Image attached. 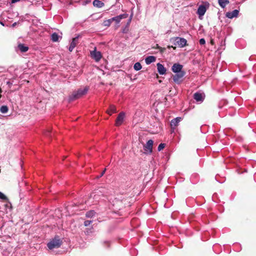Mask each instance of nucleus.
I'll return each mask as SVG.
<instances>
[{
	"label": "nucleus",
	"instance_id": "f257e3e1",
	"mask_svg": "<svg viewBox=\"0 0 256 256\" xmlns=\"http://www.w3.org/2000/svg\"><path fill=\"white\" fill-rule=\"evenodd\" d=\"M88 90V88L86 86L84 88H80L77 91L74 92L70 96V100H74L86 94Z\"/></svg>",
	"mask_w": 256,
	"mask_h": 256
},
{
	"label": "nucleus",
	"instance_id": "f03ea898",
	"mask_svg": "<svg viewBox=\"0 0 256 256\" xmlns=\"http://www.w3.org/2000/svg\"><path fill=\"white\" fill-rule=\"evenodd\" d=\"M61 244V240L56 238H54V239L51 240L48 243L47 246L49 249L52 250L54 248H59Z\"/></svg>",
	"mask_w": 256,
	"mask_h": 256
},
{
	"label": "nucleus",
	"instance_id": "7ed1b4c3",
	"mask_svg": "<svg viewBox=\"0 0 256 256\" xmlns=\"http://www.w3.org/2000/svg\"><path fill=\"white\" fill-rule=\"evenodd\" d=\"M154 141L152 140H148L144 146V153L146 154H150L152 152V146Z\"/></svg>",
	"mask_w": 256,
	"mask_h": 256
},
{
	"label": "nucleus",
	"instance_id": "20e7f679",
	"mask_svg": "<svg viewBox=\"0 0 256 256\" xmlns=\"http://www.w3.org/2000/svg\"><path fill=\"white\" fill-rule=\"evenodd\" d=\"M174 40V44L180 48H184L187 44V40L182 38L176 37Z\"/></svg>",
	"mask_w": 256,
	"mask_h": 256
},
{
	"label": "nucleus",
	"instance_id": "39448f33",
	"mask_svg": "<svg viewBox=\"0 0 256 256\" xmlns=\"http://www.w3.org/2000/svg\"><path fill=\"white\" fill-rule=\"evenodd\" d=\"M91 57L95 60L96 62H99L102 58V54L100 52L96 50L95 47L94 50L90 51Z\"/></svg>",
	"mask_w": 256,
	"mask_h": 256
},
{
	"label": "nucleus",
	"instance_id": "423d86ee",
	"mask_svg": "<svg viewBox=\"0 0 256 256\" xmlns=\"http://www.w3.org/2000/svg\"><path fill=\"white\" fill-rule=\"evenodd\" d=\"M185 72H180V73H176L174 76H173L174 82L178 84H180L182 82V78L185 75Z\"/></svg>",
	"mask_w": 256,
	"mask_h": 256
},
{
	"label": "nucleus",
	"instance_id": "0eeeda50",
	"mask_svg": "<svg viewBox=\"0 0 256 256\" xmlns=\"http://www.w3.org/2000/svg\"><path fill=\"white\" fill-rule=\"evenodd\" d=\"M182 65L178 63H176L172 66V70L175 74L180 73V72H184V71L182 70Z\"/></svg>",
	"mask_w": 256,
	"mask_h": 256
},
{
	"label": "nucleus",
	"instance_id": "6e6552de",
	"mask_svg": "<svg viewBox=\"0 0 256 256\" xmlns=\"http://www.w3.org/2000/svg\"><path fill=\"white\" fill-rule=\"evenodd\" d=\"M124 116L125 114L124 112H121L119 114L116 120V126H119L122 124Z\"/></svg>",
	"mask_w": 256,
	"mask_h": 256
},
{
	"label": "nucleus",
	"instance_id": "1a4fd4ad",
	"mask_svg": "<svg viewBox=\"0 0 256 256\" xmlns=\"http://www.w3.org/2000/svg\"><path fill=\"white\" fill-rule=\"evenodd\" d=\"M128 14H122L119 16H116L112 18H111V20H112V22L113 21H114V22H116V24H118V23H120V20L122 19L126 18L128 17Z\"/></svg>",
	"mask_w": 256,
	"mask_h": 256
},
{
	"label": "nucleus",
	"instance_id": "9d476101",
	"mask_svg": "<svg viewBox=\"0 0 256 256\" xmlns=\"http://www.w3.org/2000/svg\"><path fill=\"white\" fill-rule=\"evenodd\" d=\"M194 98L198 102H202L204 98V94L199 92H196L194 94Z\"/></svg>",
	"mask_w": 256,
	"mask_h": 256
},
{
	"label": "nucleus",
	"instance_id": "9b49d317",
	"mask_svg": "<svg viewBox=\"0 0 256 256\" xmlns=\"http://www.w3.org/2000/svg\"><path fill=\"white\" fill-rule=\"evenodd\" d=\"M181 120L182 118L180 117H177L171 120L170 126L173 129L172 132L174 131V129L178 125V123L181 121Z\"/></svg>",
	"mask_w": 256,
	"mask_h": 256
},
{
	"label": "nucleus",
	"instance_id": "f8f14e48",
	"mask_svg": "<svg viewBox=\"0 0 256 256\" xmlns=\"http://www.w3.org/2000/svg\"><path fill=\"white\" fill-rule=\"evenodd\" d=\"M206 8L205 6L204 5H200L198 9L197 14L199 16V18L200 16H202L205 12H206Z\"/></svg>",
	"mask_w": 256,
	"mask_h": 256
},
{
	"label": "nucleus",
	"instance_id": "ddd939ff",
	"mask_svg": "<svg viewBox=\"0 0 256 256\" xmlns=\"http://www.w3.org/2000/svg\"><path fill=\"white\" fill-rule=\"evenodd\" d=\"M239 13V11L237 10H234L232 12H228L226 14V16L229 18H232L237 17Z\"/></svg>",
	"mask_w": 256,
	"mask_h": 256
},
{
	"label": "nucleus",
	"instance_id": "4468645a",
	"mask_svg": "<svg viewBox=\"0 0 256 256\" xmlns=\"http://www.w3.org/2000/svg\"><path fill=\"white\" fill-rule=\"evenodd\" d=\"M157 70L158 72L160 74L163 75L164 74L166 73V68L164 67V66L158 63L157 64Z\"/></svg>",
	"mask_w": 256,
	"mask_h": 256
},
{
	"label": "nucleus",
	"instance_id": "2eb2a0df",
	"mask_svg": "<svg viewBox=\"0 0 256 256\" xmlns=\"http://www.w3.org/2000/svg\"><path fill=\"white\" fill-rule=\"evenodd\" d=\"M78 36H76V37L73 38V39L70 43V46L68 48V50L70 52H72L73 50L74 49V48H75V46H76V44L78 43Z\"/></svg>",
	"mask_w": 256,
	"mask_h": 256
},
{
	"label": "nucleus",
	"instance_id": "dca6fc26",
	"mask_svg": "<svg viewBox=\"0 0 256 256\" xmlns=\"http://www.w3.org/2000/svg\"><path fill=\"white\" fill-rule=\"evenodd\" d=\"M106 112L109 115H112L113 114L117 112L116 106L112 104L110 105L108 110L106 111Z\"/></svg>",
	"mask_w": 256,
	"mask_h": 256
},
{
	"label": "nucleus",
	"instance_id": "f3484780",
	"mask_svg": "<svg viewBox=\"0 0 256 256\" xmlns=\"http://www.w3.org/2000/svg\"><path fill=\"white\" fill-rule=\"evenodd\" d=\"M156 60V58L154 56H148L145 58V62L146 64H150Z\"/></svg>",
	"mask_w": 256,
	"mask_h": 256
},
{
	"label": "nucleus",
	"instance_id": "a211bd4d",
	"mask_svg": "<svg viewBox=\"0 0 256 256\" xmlns=\"http://www.w3.org/2000/svg\"><path fill=\"white\" fill-rule=\"evenodd\" d=\"M93 5L95 7L100 8L104 6V3L99 0H94Z\"/></svg>",
	"mask_w": 256,
	"mask_h": 256
},
{
	"label": "nucleus",
	"instance_id": "6ab92c4d",
	"mask_svg": "<svg viewBox=\"0 0 256 256\" xmlns=\"http://www.w3.org/2000/svg\"><path fill=\"white\" fill-rule=\"evenodd\" d=\"M218 3L222 8H224L229 4V1L228 0H218Z\"/></svg>",
	"mask_w": 256,
	"mask_h": 256
},
{
	"label": "nucleus",
	"instance_id": "aec40b11",
	"mask_svg": "<svg viewBox=\"0 0 256 256\" xmlns=\"http://www.w3.org/2000/svg\"><path fill=\"white\" fill-rule=\"evenodd\" d=\"M18 48L19 50L22 52H26L28 50V46H25V45H24L23 44H18Z\"/></svg>",
	"mask_w": 256,
	"mask_h": 256
},
{
	"label": "nucleus",
	"instance_id": "412c9836",
	"mask_svg": "<svg viewBox=\"0 0 256 256\" xmlns=\"http://www.w3.org/2000/svg\"><path fill=\"white\" fill-rule=\"evenodd\" d=\"M59 38H60V36H58V34L56 32H54L53 34H52L51 35V40H52V42H58V40H59Z\"/></svg>",
	"mask_w": 256,
	"mask_h": 256
},
{
	"label": "nucleus",
	"instance_id": "4be33fe9",
	"mask_svg": "<svg viewBox=\"0 0 256 256\" xmlns=\"http://www.w3.org/2000/svg\"><path fill=\"white\" fill-rule=\"evenodd\" d=\"M142 68L141 64L139 62L135 63L134 66V68L136 71L140 70Z\"/></svg>",
	"mask_w": 256,
	"mask_h": 256
},
{
	"label": "nucleus",
	"instance_id": "5701e85b",
	"mask_svg": "<svg viewBox=\"0 0 256 256\" xmlns=\"http://www.w3.org/2000/svg\"><path fill=\"white\" fill-rule=\"evenodd\" d=\"M95 212L94 210H90L86 213V216L87 218H92L95 215Z\"/></svg>",
	"mask_w": 256,
	"mask_h": 256
},
{
	"label": "nucleus",
	"instance_id": "b1692460",
	"mask_svg": "<svg viewBox=\"0 0 256 256\" xmlns=\"http://www.w3.org/2000/svg\"><path fill=\"white\" fill-rule=\"evenodd\" d=\"M8 108L6 106H2L0 108V111L2 114H6L8 112Z\"/></svg>",
	"mask_w": 256,
	"mask_h": 256
},
{
	"label": "nucleus",
	"instance_id": "393cba45",
	"mask_svg": "<svg viewBox=\"0 0 256 256\" xmlns=\"http://www.w3.org/2000/svg\"><path fill=\"white\" fill-rule=\"evenodd\" d=\"M112 22V20H111V18L104 20L103 22V24L104 26H110Z\"/></svg>",
	"mask_w": 256,
	"mask_h": 256
},
{
	"label": "nucleus",
	"instance_id": "a878e982",
	"mask_svg": "<svg viewBox=\"0 0 256 256\" xmlns=\"http://www.w3.org/2000/svg\"><path fill=\"white\" fill-rule=\"evenodd\" d=\"M165 147V144H162V143H161L160 144H159V146H158V151H160L162 150L163 148H164Z\"/></svg>",
	"mask_w": 256,
	"mask_h": 256
},
{
	"label": "nucleus",
	"instance_id": "bb28decb",
	"mask_svg": "<svg viewBox=\"0 0 256 256\" xmlns=\"http://www.w3.org/2000/svg\"><path fill=\"white\" fill-rule=\"evenodd\" d=\"M0 198L2 200H6L7 199L6 196L0 192Z\"/></svg>",
	"mask_w": 256,
	"mask_h": 256
},
{
	"label": "nucleus",
	"instance_id": "cd10ccee",
	"mask_svg": "<svg viewBox=\"0 0 256 256\" xmlns=\"http://www.w3.org/2000/svg\"><path fill=\"white\" fill-rule=\"evenodd\" d=\"M92 223V220H86L84 222V225L85 226H89L90 224Z\"/></svg>",
	"mask_w": 256,
	"mask_h": 256
},
{
	"label": "nucleus",
	"instance_id": "c85d7f7f",
	"mask_svg": "<svg viewBox=\"0 0 256 256\" xmlns=\"http://www.w3.org/2000/svg\"><path fill=\"white\" fill-rule=\"evenodd\" d=\"M200 44L201 45H204L206 44V40L204 38H202L200 40Z\"/></svg>",
	"mask_w": 256,
	"mask_h": 256
},
{
	"label": "nucleus",
	"instance_id": "c756f323",
	"mask_svg": "<svg viewBox=\"0 0 256 256\" xmlns=\"http://www.w3.org/2000/svg\"><path fill=\"white\" fill-rule=\"evenodd\" d=\"M106 170V168H105L102 172V174H100V176L99 177H102L104 174L105 173V172Z\"/></svg>",
	"mask_w": 256,
	"mask_h": 256
},
{
	"label": "nucleus",
	"instance_id": "7c9ffc66",
	"mask_svg": "<svg viewBox=\"0 0 256 256\" xmlns=\"http://www.w3.org/2000/svg\"><path fill=\"white\" fill-rule=\"evenodd\" d=\"M20 0H12V3H15L16 2H19Z\"/></svg>",
	"mask_w": 256,
	"mask_h": 256
},
{
	"label": "nucleus",
	"instance_id": "2f4dec72",
	"mask_svg": "<svg viewBox=\"0 0 256 256\" xmlns=\"http://www.w3.org/2000/svg\"><path fill=\"white\" fill-rule=\"evenodd\" d=\"M2 88H0V98H1L2 97Z\"/></svg>",
	"mask_w": 256,
	"mask_h": 256
},
{
	"label": "nucleus",
	"instance_id": "473e14b6",
	"mask_svg": "<svg viewBox=\"0 0 256 256\" xmlns=\"http://www.w3.org/2000/svg\"><path fill=\"white\" fill-rule=\"evenodd\" d=\"M0 24L2 26H4V22H1V21H0Z\"/></svg>",
	"mask_w": 256,
	"mask_h": 256
},
{
	"label": "nucleus",
	"instance_id": "72a5a7b5",
	"mask_svg": "<svg viewBox=\"0 0 256 256\" xmlns=\"http://www.w3.org/2000/svg\"><path fill=\"white\" fill-rule=\"evenodd\" d=\"M16 22H14V24H12V26L14 27V26H16Z\"/></svg>",
	"mask_w": 256,
	"mask_h": 256
},
{
	"label": "nucleus",
	"instance_id": "f704fd0d",
	"mask_svg": "<svg viewBox=\"0 0 256 256\" xmlns=\"http://www.w3.org/2000/svg\"><path fill=\"white\" fill-rule=\"evenodd\" d=\"M131 21V18L128 20V22H130Z\"/></svg>",
	"mask_w": 256,
	"mask_h": 256
}]
</instances>
